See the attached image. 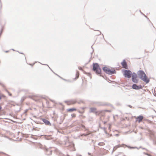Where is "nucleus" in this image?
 Here are the masks:
<instances>
[{"instance_id":"nucleus-1","label":"nucleus","mask_w":156,"mask_h":156,"mask_svg":"<svg viewBox=\"0 0 156 156\" xmlns=\"http://www.w3.org/2000/svg\"><path fill=\"white\" fill-rule=\"evenodd\" d=\"M138 75L140 79L146 83L149 82V80L146 76L144 72L142 71H140L138 72Z\"/></svg>"},{"instance_id":"nucleus-2","label":"nucleus","mask_w":156,"mask_h":156,"mask_svg":"<svg viewBox=\"0 0 156 156\" xmlns=\"http://www.w3.org/2000/svg\"><path fill=\"white\" fill-rule=\"evenodd\" d=\"M93 70L95 73L101 76V70L100 68V66L98 63H93Z\"/></svg>"},{"instance_id":"nucleus-3","label":"nucleus","mask_w":156,"mask_h":156,"mask_svg":"<svg viewBox=\"0 0 156 156\" xmlns=\"http://www.w3.org/2000/svg\"><path fill=\"white\" fill-rule=\"evenodd\" d=\"M103 71L108 74H112L115 73L114 70H111L110 69L107 67H105L103 68Z\"/></svg>"},{"instance_id":"nucleus-4","label":"nucleus","mask_w":156,"mask_h":156,"mask_svg":"<svg viewBox=\"0 0 156 156\" xmlns=\"http://www.w3.org/2000/svg\"><path fill=\"white\" fill-rule=\"evenodd\" d=\"M90 111L91 112L95 113L96 115H98L104 112H108V110L97 111L96 108H91L90 109Z\"/></svg>"},{"instance_id":"nucleus-5","label":"nucleus","mask_w":156,"mask_h":156,"mask_svg":"<svg viewBox=\"0 0 156 156\" xmlns=\"http://www.w3.org/2000/svg\"><path fill=\"white\" fill-rule=\"evenodd\" d=\"M131 72L129 70H125L124 71V75L126 77L130 78L131 77Z\"/></svg>"},{"instance_id":"nucleus-6","label":"nucleus","mask_w":156,"mask_h":156,"mask_svg":"<svg viewBox=\"0 0 156 156\" xmlns=\"http://www.w3.org/2000/svg\"><path fill=\"white\" fill-rule=\"evenodd\" d=\"M132 81L135 83H137L138 82V80L137 79V75L133 73L132 75Z\"/></svg>"},{"instance_id":"nucleus-7","label":"nucleus","mask_w":156,"mask_h":156,"mask_svg":"<svg viewBox=\"0 0 156 156\" xmlns=\"http://www.w3.org/2000/svg\"><path fill=\"white\" fill-rule=\"evenodd\" d=\"M135 118L136 119V122L140 123L142 121L144 117L142 115H140Z\"/></svg>"},{"instance_id":"nucleus-8","label":"nucleus","mask_w":156,"mask_h":156,"mask_svg":"<svg viewBox=\"0 0 156 156\" xmlns=\"http://www.w3.org/2000/svg\"><path fill=\"white\" fill-rule=\"evenodd\" d=\"M132 88L133 89H135L136 90H138L139 89L142 88V87L141 85L137 86L136 84H133V85Z\"/></svg>"},{"instance_id":"nucleus-9","label":"nucleus","mask_w":156,"mask_h":156,"mask_svg":"<svg viewBox=\"0 0 156 156\" xmlns=\"http://www.w3.org/2000/svg\"><path fill=\"white\" fill-rule=\"evenodd\" d=\"M121 64L123 67L125 69H127V64L125 60H124L122 63Z\"/></svg>"},{"instance_id":"nucleus-10","label":"nucleus","mask_w":156,"mask_h":156,"mask_svg":"<svg viewBox=\"0 0 156 156\" xmlns=\"http://www.w3.org/2000/svg\"><path fill=\"white\" fill-rule=\"evenodd\" d=\"M42 121L44 123L47 125H51V124L50 122L48 121V120H46L45 119H42Z\"/></svg>"},{"instance_id":"nucleus-11","label":"nucleus","mask_w":156,"mask_h":156,"mask_svg":"<svg viewBox=\"0 0 156 156\" xmlns=\"http://www.w3.org/2000/svg\"><path fill=\"white\" fill-rule=\"evenodd\" d=\"M76 109L75 108H71L67 109L68 112H72L74 111H76Z\"/></svg>"},{"instance_id":"nucleus-12","label":"nucleus","mask_w":156,"mask_h":156,"mask_svg":"<svg viewBox=\"0 0 156 156\" xmlns=\"http://www.w3.org/2000/svg\"><path fill=\"white\" fill-rule=\"evenodd\" d=\"M66 104L68 105H72V103H71V101H67L66 102Z\"/></svg>"},{"instance_id":"nucleus-13","label":"nucleus","mask_w":156,"mask_h":156,"mask_svg":"<svg viewBox=\"0 0 156 156\" xmlns=\"http://www.w3.org/2000/svg\"><path fill=\"white\" fill-rule=\"evenodd\" d=\"M71 103H72V105L76 103V102L75 101H71Z\"/></svg>"},{"instance_id":"nucleus-14","label":"nucleus","mask_w":156,"mask_h":156,"mask_svg":"<svg viewBox=\"0 0 156 156\" xmlns=\"http://www.w3.org/2000/svg\"><path fill=\"white\" fill-rule=\"evenodd\" d=\"M72 117L74 118L76 116V114H73L71 115Z\"/></svg>"},{"instance_id":"nucleus-15","label":"nucleus","mask_w":156,"mask_h":156,"mask_svg":"<svg viewBox=\"0 0 156 156\" xmlns=\"http://www.w3.org/2000/svg\"><path fill=\"white\" fill-rule=\"evenodd\" d=\"M98 144L100 145H105V144L103 142L100 143Z\"/></svg>"},{"instance_id":"nucleus-16","label":"nucleus","mask_w":156,"mask_h":156,"mask_svg":"<svg viewBox=\"0 0 156 156\" xmlns=\"http://www.w3.org/2000/svg\"><path fill=\"white\" fill-rule=\"evenodd\" d=\"M154 94L156 96V89H155L154 90Z\"/></svg>"},{"instance_id":"nucleus-17","label":"nucleus","mask_w":156,"mask_h":156,"mask_svg":"<svg viewBox=\"0 0 156 156\" xmlns=\"http://www.w3.org/2000/svg\"><path fill=\"white\" fill-rule=\"evenodd\" d=\"M76 75H78V77H78V75H79V73H77V74H76Z\"/></svg>"},{"instance_id":"nucleus-18","label":"nucleus","mask_w":156,"mask_h":156,"mask_svg":"<svg viewBox=\"0 0 156 156\" xmlns=\"http://www.w3.org/2000/svg\"><path fill=\"white\" fill-rule=\"evenodd\" d=\"M9 95L10 96H11V95H12V94H11L9 93Z\"/></svg>"},{"instance_id":"nucleus-19","label":"nucleus","mask_w":156,"mask_h":156,"mask_svg":"<svg viewBox=\"0 0 156 156\" xmlns=\"http://www.w3.org/2000/svg\"><path fill=\"white\" fill-rule=\"evenodd\" d=\"M5 52L7 53V52H8V51H5Z\"/></svg>"},{"instance_id":"nucleus-20","label":"nucleus","mask_w":156,"mask_h":156,"mask_svg":"<svg viewBox=\"0 0 156 156\" xmlns=\"http://www.w3.org/2000/svg\"><path fill=\"white\" fill-rule=\"evenodd\" d=\"M2 108L0 106V110Z\"/></svg>"}]
</instances>
